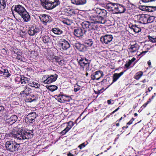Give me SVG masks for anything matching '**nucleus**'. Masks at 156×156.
<instances>
[{"mask_svg": "<svg viewBox=\"0 0 156 156\" xmlns=\"http://www.w3.org/2000/svg\"><path fill=\"white\" fill-rule=\"evenodd\" d=\"M105 8L109 11H113L115 14L124 13L126 10V7L123 5L112 2L107 4Z\"/></svg>", "mask_w": 156, "mask_h": 156, "instance_id": "nucleus-1", "label": "nucleus"}, {"mask_svg": "<svg viewBox=\"0 0 156 156\" xmlns=\"http://www.w3.org/2000/svg\"><path fill=\"white\" fill-rule=\"evenodd\" d=\"M32 132L31 131H27L25 132L20 133H16L14 134L13 133H10L9 136L14 137L18 140H23L24 139H28L32 137L33 134Z\"/></svg>", "mask_w": 156, "mask_h": 156, "instance_id": "nucleus-2", "label": "nucleus"}, {"mask_svg": "<svg viewBox=\"0 0 156 156\" xmlns=\"http://www.w3.org/2000/svg\"><path fill=\"white\" fill-rule=\"evenodd\" d=\"M77 60L81 68H86L87 70L89 69L88 67L90 66L91 59L90 57L88 56V55H86L85 57L80 55L77 57Z\"/></svg>", "mask_w": 156, "mask_h": 156, "instance_id": "nucleus-3", "label": "nucleus"}, {"mask_svg": "<svg viewBox=\"0 0 156 156\" xmlns=\"http://www.w3.org/2000/svg\"><path fill=\"white\" fill-rule=\"evenodd\" d=\"M98 22L96 20L94 22L89 23L88 21H84L81 24L82 28L85 31V33L87 31L93 30L97 29L98 27L97 25Z\"/></svg>", "mask_w": 156, "mask_h": 156, "instance_id": "nucleus-4", "label": "nucleus"}, {"mask_svg": "<svg viewBox=\"0 0 156 156\" xmlns=\"http://www.w3.org/2000/svg\"><path fill=\"white\" fill-rule=\"evenodd\" d=\"M94 12L99 17V19L98 20H96V22H98V23H105V21L103 17L106 16L107 13L106 10L104 9L97 8L94 10Z\"/></svg>", "mask_w": 156, "mask_h": 156, "instance_id": "nucleus-5", "label": "nucleus"}, {"mask_svg": "<svg viewBox=\"0 0 156 156\" xmlns=\"http://www.w3.org/2000/svg\"><path fill=\"white\" fill-rule=\"evenodd\" d=\"M20 145V144L17 143L14 141L10 140L6 142L5 147L7 150L11 152H13L18 150Z\"/></svg>", "mask_w": 156, "mask_h": 156, "instance_id": "nucleus-6", "label": "nucleus"}, {"mask_svg": "<svg viewBox=\"0 0 156 156\" xmlns=\"http://www.w3.org/2000/svg\"><path fill=\"white\" fill-rule=\"evenodd\" d=\"M43 4L45 5L46 8L47 9H52L60 3L59 0H42Z\"/></svg>", "mask_w": 156, "mask_h": 156, "instance_id": "nucleus-7", "label": "nucleus"}, {"mask_svg": "<svg viewBox=\"0 0 156 156\" xmlns=\"http://www.w3.org/2000/svg\"><path fill=\"white\" fill-rule=\"evenodd\" d=\"M58 75L56 74L54 75H45L42 78V80L45 84L55 82L57 80Z\"/></svg>", "mask_w": 156, "mask_h": 156, "instance_id": "nucleus-8", "label": "nucleus"}, {"mask_svg": "<svg viewBox=\"0 0 156 156\" xmlns=\"http://www.w3.org/2000/svg\"><path fill=\"white\" fill-rule=\"evenodd\" d=\"M147 15L140 14L136 15L134 16V19L135 21L141 23L146 24Z\"/></svg>", "mask_w": 156, "mask_h": 156, "instance_id": "nucleus-9", "label": "nucleus"}, {"mask_svg": "<svg viewBox=\"0 0 156 156\" xmlns=\"http://www.w3.org/2000/svg\"><path fill=\"white\" fill-rule=\"evenodd\" d=\"M38 17L44 25H46L47 23H49L51 21V18L48 15L45 14H40L38 15Z\"/></svg>", "mask_w": 156, "mask_h": 156, "instance_id": "nucleus-10", "label": "nucleus"}, {"mask_svg": "<svg viewBox=\"0 0 156 156\" xmlns=\"http://www.w3.org/2000/svg\"><path fill=\"white\" fill-rule=\"evenodd\" d=\"M30 80V79L28 78L21 76L20 75L16 77L15 78V81L18 82V83H21L23 84H25L27 83L28 84Z\"/></svg>", "mask_w": 156, "mask_h": 156, "instance_id": "nucleus-11", "label": "nucleus"}, {"mask_svg": "<svg viewBox=\"0 0 156 156\" xmlns=\"http://www.w3.org/2000/svg\"><path fill=\"white\" fill-rule=\"evenodd\" d=\"M41 29L39 27H32L29 28L28 31V34L30 36L36 35L40 32Z\"/></svg>", "mask_w": 156, "mask_h": 156, "instance_id": "nucleus-12", "label": "nucleus"}, {"mask_svg": "<svg viewBox=\"0 0 156 156\" xmlns=\"http://www.w3.org/2000/svg\"><path fill=\"white\" fill-rule=\"evenodd\" d=\"M104 76L103 73L100 70L97 71L91 75V79L98 80Z\"/></svg>", "mask_w": 156, "mask_h": 156, "instance_id": "nucleus-13", "label": "nucleus"}, {"mask_svg": "<svg viewBox=\"0 0 156 156\" xmlns=\"http://www.w3.org/2000/svg\"><path fill=\"white\" fill-rule=\"evenodd\" d=\"M59 46L64 50H66L70 47L69 42L64 39H62L59 41Z\"/></svg>", "mask_w": 156, "mask_h": 156, "instance_id": "nucleus-14", "label": "nucleus"}, {"mask_svg": "<svg viewBox=\"0 0 156 156\" xmlns=\"http://www.w3.org/2000/svg\"><path fill=\"white\" fill-rule=\"evenodd\" d=\"M41 38L43 42L47 45H48L52 43V38L49 35L45 34L43 35Z\"/></svg>", "mask_w": 156, "mask_h": 156, "instance_id": "nucleus-15", "label": "nucleus"}, {"mask_svg": "<svg viewBox=\"0 0 156 156\" xmlns=\"http://www.w3.org/2000/svg\"><path fill=\"white\" fill-rule=\"evenodd\" d=\"M113 39V37L112 35L106 34L104 36L101 37L100 39L102 43L108 44L112 41Z\"/></svg>", "mask_w": 156, "mask_h": 156, "instance_id": "nucleus-16", "label": "nucleus"}, {"mask_svg": "<svg viewBox=\"0 0 156 156\" xmlns=\"http://www.w3.org/2000/svg\"><path fill=\"white\" fill-rule=\"evenodd\" d=\"M72 44L73 45L74 48H76L80 51H83L86 49L85 46L78 41H76L74 43H73Z\"/></svg>", "mask_w": 156, "mask_h": 156, "instance_id": "nucleus-17", "label": "nucleus"}, {"mask_svg": "<svg viewBox=\"0 0 156 156\" xmlns=\"http://www.w3.org/2000/svg\"><path fill=\"white\" fill-rule=\"evenodd\" d=\"M37 115L35 112H33L29 113L27 115L26 118L27 121V122L30 123H33L35 121V119L37 117Z\"/></svg>", "mask_w": 156, "mask_h": 156, "instance_id": "nucleus-18", "label": "nucleus"}, {"mask_svg": "<svg viewBox=\"0 0 156 156\" xmlns=\"http://www.w3.org/2000/svg\"><path fill=\"white\" fill-rule=\"evenodd\" d=\"M14 10L20 16L26 10L23 6L20 5H15Z\"/></svg>", "mask_w": 156, "mask_h": 156, "instance_id": "nucleus-19", "label": "nucleus"}, {"mask_svg": "<svg viewBox=\"0 0 156 156\" xmlns=\"http://www.w3.org/2000/svg\"><path fill=\"white\" fill-rule=\"evenodd\" d=\"M73 33L75 36L79 37L85 33V31L80 28H76L74 29Z\"/></svg>", "mask_w": 156, "mask_h": 156, "instance_id": "nucleus-20", "label": "nucleus"}, {"mask_svg": "<svg viewBox=\"0 0 156 156\" xmlns=\"http://www.w3.org/2000/svg\"><path fill=\"white\" fill-rule=\"evenodd\" d=\"M18 119L17 116L15 115H13L6 120V122L10 125H12L15 123Z\"/></svg>", "mask_w": 156, "mask_h": 156, "instance_id": "nucleus-21", "label": "nucleus"}, {"mask_svg": "<svg viewBox=\"0 0 156 156\" xmlns=\"http://www.w3.org/2000/svg\"><path fill=\"white\" fill-rule=\"evenodd\" d=\"M23 90L20 92V95L24 96H28L31 92V89L25 86L23 87Z\"/></svg>", "mask_w": 156, "mask_h": 156, "instance_id": "nucleus-22", "label": "nucleus"}, {"mask_svg": "<svg viewBox=\"0 0 156 156\" xmlns=\"http://www.w3.org/2000/svg\"><path fill=\"white\" fill-rule=\"evenodd\" d=\"M67 126L61 133L62 135H65L66 134L68 131H69L70 129L72 128V127L74 125V123L72 121H69L67 123Z\"/></svg>", "mask_w": 156, "mask_h": 156, "instance_id": "nucleus-23", "label": "nucleus"}, {"mask_svg": "<svg viewBox=\"0 0 156 156\" xmlns=\"http://www.w3.org/2000/svg\"><path fill=\"white\" fill-rule=\"evenodd\" d=\"M20 16L24 22H28L30 20V17L28 12L25 11Z\"/></svg>", "mask_w": 156, "mask_h": 156, "instance_id": "nucleus-24", "label": "nucleus"}, {"mask_svg": "<svg viewBox=\"0 0 156 156\" xmlns=\"http://www.w3.org/2000/svg\"><path fill=\"white\" fill-rule=\"evenodd\" d=\"M72 3L77 5H83L86 4V0H71Z\"/></svg>", "mask_w": 156, "mask_h": 156, "instance_id": "nucleus-25", "label": "nucleus"}, {"mask_svg": "<svg viewBox=\"0 0 156 156\" xmlns=\"http://www.w3.org/2000/svg\"><path fill=\"white\" fill-rule=\"evenodd\" d=\"M55 34L60 35L62 34L63 33V31L57 27H54L52 28L51 30Z\"/></svg>", "mask_w": 156, "mask_h": 156, "instance_id": "nucleus-26", "label": "nucleus"}, {"mask_svg": "<svg viewBox=\"0 0 156 156\" xmlns=\"http://www.w3.org/2000/svg\"><path fill=\"white\" fill-rule=\"evenodd\" d=\"M16 52V58L17 59L20 60L21 61H23L24 60V58L22 56V54L18 49L16 50L15 51H14V53Z\"/></svg>", "mask_w": 156, "mask_h": 156, "instance_id": "nucleus-27", "label": "nucleus"}, {"mask_svg": "<svg viewBox=\"0 0 156 156\" xmlns=\"http://www.w3.org/2000/svg\"><path fill=\"white\" fill-rule=\"evenodd\" d=\"M129 27L135 33H139L141 31L140 28L138 27L136 25H132L130 26Z\"/></svg>", "mask_w": 156, "mask_h": 156, "instance_id": "nucleus-28", "label": "nucleus"}, {"mask_svg": "<svg viewBox=\"0 0 156 156\" xmlns=\"http://www.w3.org/2000/svg\"><path fill=\"white\" fill-rule=\"evenodd\" d=\"M124 73L123 72H122L119 73H115L113 76V82L116 81Z\"/></svg>", "mask_w": 156, "mask_h": 156, "instance_id": "nucleus-29", "label": "nucleus"}, {"mask_svg": "<svg viewBox=\"0 0 156 156\" xmlns=\"http://www.w3.org/2000/svg\"><path fill=\"white\" fill-rule=\"evenodd\" d=\"M138 48L137 44H134L131 45L129 48L130 51L132 53H134L136 51Z\"/></svg>", "mask_w": 156, "mask_h": 156, "instance_id": "nucleus-30", "label": "nucleus"}, {"mask_svg": "<svg viewBox=\"0 0 156 156\" xmlns=\"http://www.w3.org/2000/svg\"><path fill=\"white\" fill-rule=\"evenodd\" d=\"M7 1L4 0H0V10H3L6 6Z\"/></svg>", "mask_w": 156, "mask_h": 156, "instance_id": "nucleus-31", "label": "nucleus"}, {"mask_svg": "<svg viewBox=\"0 0 156 156\" xmlns=\"http://www.w3.org/2000/svg\"><path fill=\"white\" fill-rule=\"evenodd\" d=\"M28 85L31 87H34L37 88H39L40 86V85L39 83L34 82H31L30 79Z\"/></svg>", "mask_w": 156, "mask_h": 156, "instance_id": "nucleus-32", "label": "nucleus"}, {"mask_svg": "<svg viewBox=\"0 0 156 156\" xmlns=\"http://www.w3.org/2000/svg\"><path fill=\"white\" fill-rule=\"evenodd\" d=\"M146 17V24L151 23L154 20L155 17L154 16H149L147 15Z\"/></svg>", "mask_w": 156, "mask_h": 156, "instance_id": "nucleus-33", "label": "nucleus"}, {"mask_svg": "<svg viewBox=\"0 0 156 156\" xmlns=\"http://www.w3.org/2000/svg\"><path fill=\"white\" fill-rule=\"evenodd\" d=\"M143 74V72L140 71L136 73L134 76V78L136 80H139L142 76Z\"/></svg>", "mask_w": 156, "mask_h": 156, "instance_id": "nucleus-34", "label": "nucleus"}, {"mask_svg": "<svg viewBox=\"0 0 156 156\" xmlns=\"http://www.w3.org/2000/svg\"><path fill=\"white\" fill-rule=\"evenodd\" d=\"M84 43L88 47H91L93 44V41L92 39H87L84 41Z\"/></svg>", "mask_w": 156, "mask_h": 156, "instance_id": "nucleus-35", "label": "nucleus"}, {"mask_svg": "<svg viewBox=\"0 0 156 156\" xmlns=\"http://www.w3.org/2000/svg\"><path fill=\"white\" fill-rule=\"evenodd\" d=\"M1 72L2 73H3L4 77H8L10 75V74L7 69H3V70L1 71Z\"/></svg>", "mask_w": 156, "mask_h": 156, "instance_id": "nucleus-36", "label": "nucleus"}, {"mask_svg": "<svg viewBox=\"0 0 156 156\" xmlns=\"http://www.w3.org/2000/svg\"><path fill=\"white\" fill-rule=\"evenodd\" d=\"M126 4L127 8L130 10L132 11L135 8V5L132 4L129 1H128L126 3Z\"/></svg>", "mask_w": 156, "mask_h": 156, "instance_id": "nucleus-37", "label": "nucleus"}, {"mask_svg": "<svg viewBox=\"0 0 156 156\" xmlns=\"http://www.w3.org/2000/svg\"><path fill=\"white\" fill-rule=\"evenodd\" d=\"M66 12L70 15H73L76 14V10L74 9L69 8L67 10Z\"/></svg>", "mask_w": 156, "mask_h": 156, "instance_id": "nucleus-38", "label": "nucleus"}, {"mask_svg": "<svg viewBox=\"0 0 156 156\" xmlns=\"http://www.w3.org/2000/svg\"><path fill=\"white\" fill-rule=\"evenodd\" d=\"M146 11L152 12L156 10V6H147Z\"/></svg>", "mask_w": 156, "mask_h": 156, "instance_id": "nucleus-39", "label": "nucleus"}, {"mask_svg": "<svg viewBox=\"0 0 156 156\" xmlns=\"http://www.w3.org/2000/svg\"><path fill=\"white\" fill-rule=\"evenodd\" d=\"M48 89L51 92H53L58 89V87L55 85H50L48 87Z\"/></svg>", "mask_w": 156, "mask_h": 156, "instance_id": "nucleus-40", "label": "nucleus"}, {"mask_svg": "<svg viewBox=\"0 0 156 156\" xmlns=\"http://www.w3.org/2000/svg\"><path fill=\"white\" fill-rule=\"evenodd\" d=\"M62 21L64 24H66L67 25H71L72 23L71 20L68 19H64Z\"/></svg>", "mask_w": 156, "mask_h": 156, "instance_id": "nucleus-41", "label": "nucleus"}, {"mask_svg": "<svg viewBox=\"0 0 156 156\" xmlns=\"http://www.w3.org/2000/svg\"><path fill=\"white\" fill-rule=\"evenodd\" d=\"M147 6L145 5H140L139 6V9L141 10L146 11Z\"/></svg>", "mask_w": 156, "mask_h": 156, "instance_id": "nucleus-42", "label": "nucleus"}, {"mask_svg": "<svg viewBox=\"0 0 156 156\" xmlns=\"http://www.w3.org/2000/svg\"><path fill=\"white\" fill-rule=\"evenodd\" d=\"M148 38L150 41H151L152 42H156V37H153L149 36H148Z\"/></svg>", "mask_w": 156, "mask_h": 156, "instance_id": "nucleus-43", "label": "nucleus"}, {"mask_svg": "<svg viewBox=\"0 0 156 156\" xmlns=\"http://www.w3.org/2000/svg\"><path fill=\"white\" fill-rule=\"evenodd\" d=\"M64 97H69V96L63 94H61L58 96V99L59 100H60L61 101H62V100L64 99Z\"/></svg>", "mask_w": 156, "mask_h": 156, "instance_id": "nucleus-44", "label": "nucleus"}, {"mask_svg": "<svg viewBox=\"0 0 156 156\" xmlns=\"http://www.w3.org/2000/svg\"><path fill=\"white\" fill-rule=\"evenodd\" d=\"M61 59L60 57L57 56H55L53 60L58 63L60 61Z\"/></svg>", "mask_w": 156, "mask_h": 156, "instance_id": "nucleus-45", "label": "nucleus"}, {"mask_svg": "<svg viewBox=\"0 0 156 156\" xmlns=\"http://www.w3.org/2000/svg\"><path fill=\"white\" fill-rule=\"evenodd\" d=\"M30 96L31 97V98L30 97L28 98V100H29V101L31 102L34 101L35 100V99L34 98V96L33 95H32L31 96V95H30Z\"/></svg>", "mask_w": 156, "mask_h": 156, "instance_id": "nucleus-46", "label": "nucleus"}, {"mask_svg": "<svg viewBox=\"0 0 156 156\" xmlns=\"http://www.w3.org/2000/svg\"><path fill=\"white\" fill-rule=\"evenodd\" d=\"M87 144L88 143H87V144H85L84 143H83L79 145L78 147L80 148V149H81L82 148L85 147Z\"/></svg>", "mask_w": 156, "mask_h": 156, "instance_id": "nucleus-47", "label": "nucleus"}, {"mask_svg": "<svg viewBox=\"0 0 156 156\" xmlns=\"http://www.w3.org/2000/svg\"><path fill=\"white\" fill-rule=\"evenodd\" d=\"M131 63L129 61L127 62H126V64L125 65V66L126 68H128L131 65Z\"/></svg>", "mask_w": 156, "mask_h": 156, "instance_id": "nucleus-48", "label": "nucleus"}, {"mask_svg": "<svg viewBox=\"0 0 156 156\" xmlns=\"http://www.w3.org/2000/svg\"><path fill=\"white\" fill-rule=\"evenodd\" d=\"M141 1L144 3H148L154 1L155 0H141Z\"/></svg>", "mask_w": 156, "mask_h": 156, "instance_id": "nucleus-49", "label": "nucleus"}, {"mask_svg": "<svg viewBox=\"0 0 156 156\" xmlns=\"http://www.w3.org/2000/svg\"><path fill=\"white\" fill-rule=\"evenodd\" d=\"M5 109L4 107L2 105H0V112H3Z\"/></svg>", "mask_w": 156, "mask_h": 156, "instance_id": "nucleus-50", "label": "nucleus"}, {"mask_svg": "<svg viewBox=\"0 0 156 156\" xmlns=\"http://www.w3.org/2000/svg\"><path fill=\"white\" fill-rule=\"evenodd\" d=\"M58 64L60 66H62L64 64V62L61 59L60 61L58 62Z\"/></svg>", "mask_w": 156, "mask_h": 156, "instance_id": "nucleus-51", "label": "nucleus"}, {"mask_svg": "<svg viewBox=\"0 0 156 156\" xmlns=\"http://www.w3.org/2000/svg\"><path fill=\"white\" fill-rule=\"evenodd\" d=\"M80 87H78L76 88H74V91L76 92H77V91H79V90H80Z\"/></svg>", "mask_w": 156, "mask_h": 156, "instance_id": "nucleus-52", "label": "nucleus"}, {"mask_svg": "<svg viewBox=\"0 0 156 156\" xmlns=\"http://www.w3.org/2000/svg\"><path fill=\"white\" fill-rule=\"evenodd\" d=\"M136 59L135 58L133 57L131 60H129V61L132 63L133 62L135 61Z\"/></svg>", "mask_w": 156, "mask_h": 156, "instance_id": "nucleus-53", "label": "nucleus"}, {"mask_svg": "<svg viewBox=\"0 0 156 156\" xmlns=\"http://www.w3.org/2000/svg\"><path fill=\"white\" fill-rule=\"evenodd\" d=\"M151 100H152V99H151V98H149V99H148V101H147V103H146V105H147L148 103L150 102L151 101Z\"/></svg>", "mask_w": 156, "mask_h": 156, "instance_id": "nucleus-54", "label": "nucleus"}, {"mask_svg": "<svg viewBox=\"0 0 156 156\" xmlns=\"http://www.w3.org/2000/svg\"><path fill=\"white\" fill-rule=\"evenodd\" d=\"M16 1V0H10V3H12V4L14 3Z\"/></svg>", "mask_w": 156, "mask_h": 156, "instance_id": "nucleus-55", "label": "nucleus"}, {"mask_svg": "<svg viewBox=\"0 0 156 156\" xmlns=\"http://www.w3.org/2000/svg\"><path fill=\"white\" fill-rule=\"evenodd\" d=\"M132 120H130L129 122H128L127 124L128 125H130L132 123Z\"/></svg>", "mask_w": 156, "mask_h": 156, "instance_id": "nucleus-56", "label": "nucleus"}, {"mask_svg": "<svg viewBox=\"0 0 156 156\" xmlns=\"http://www.w3.org/2000/svg\"><path fill=\"white\" fill-rule=\"evenodd\" d=\"M147 52V51H142V52L139 55H142V54H143V55L145 54V53H146V52Z\"/></svg>", "mask_w": 156, "mask_h": 156, "instance_id": "nucleus-57", "label": "nucleus"}, {"mask_svg": "<svg viewBox=\"0 0 156 156\" xmlns=\"http://www.w3.org/2000/svg\"><path fill=\"white\" fill-rule=\"evenodd\" d=\"M67 156H74V155L70 153H69L68 154Z\"/></svg>", "mask_w": 156, "mask_h": 156, "instance_id": "nucleus-58", "label": "nucleus"}, {"mask_svg": "<svg viewBox=\"0 0 156 156\" xmlns=\"http://www.w3.org/2000/svg\"><path fill=\"white\" fill-rule=\"evenodd\" d=\"M153 87H149L148 89V90L149 92H150L151 91V90L152 89Z\"/></svg>", "mask_w": 156, "mask_h": 156, "instance_id": "nucleus-59", "label": "nucleus"}, {"mask_svg": "<svg viewBox=\"0 0 156 156\" xmlns=\"http://www.w3.org/2000/svg\"><path fill=\"white\" fill-rule=\"evenodd\" d=\"M147 64L150 67L151 64V62H150V61H149L147 62Z\"/></svg>", "mask_w": 156, "mask_h": 156, "instance_id": "nucleus-60", "label": "nucleus"}, {"mask_svg": "<svg viewBox=\"0 0 156 156\" xmlns=\"http://www.w3.org/2000/svg\"><path fill=\"white\" fill-rule=\"evenodd\" d=\"M107 81V80L106 79H104L102 80L101 82L103 83H105V82H106Z\"/></svg>", "mask_w": 156, "mask_h": 156, "instance_id": "nucleus-61", "label": "nucleus"}, {"mask_svg": "<svg viewBox=\"0 0 156 156\" xmlns=\"http://www.w3.org/2000/svg\"><path fill=\"white\" fill-rule=\"evenodd\" d=\"M107 103L108 104H110L111 103V101L110 100H108L107 101Z\"/></svg>", "mask_w": 156, "mask_h": 156, "instance_id": "nucleus-62", "label": "nucleus"}, {"mask_svg": "<svg viewBox=\"0 0 156 156\" xmlns=\"http://www.w3.org/2000/svg\"><path fill=\"white\" fill-rule=\"evenodd\" d=\"M128 127V126H126V127H125V126H123V127H122V129H126V128H127Z\"/></svg>", "mask_w": 156, "mask_h": 156, "instance_id": "nucleus-63", "label": "nucleus"}, {"mask_svg": "<svg viewBox=\"0 0 156 156\" xmlns=\"http://www.w3.org/2000/svg\"><path fill=\"white\" fill-rule=\"evenodd\" d=\"M142 82L143 83H145V82H146V80H145V79H144V80H142Z\"/></svg>", "mask_w": 156, "mask_h": 156, "instance_id": "nucleus-64", "label": "nucleus"}]
</instances>
